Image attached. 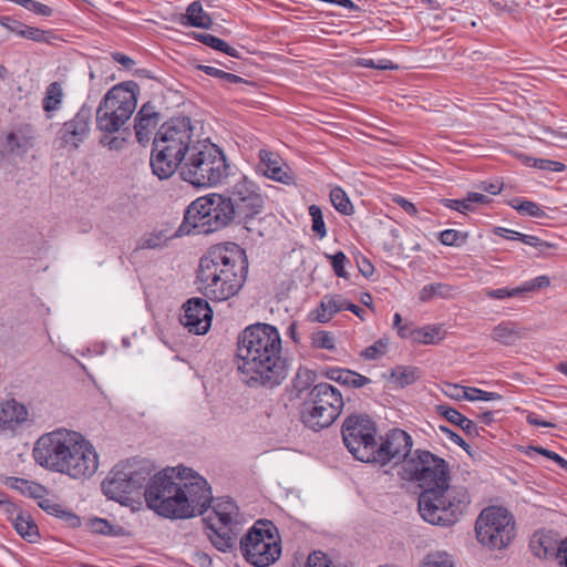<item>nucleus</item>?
<instances>
[{"label":"nucleus","mask_w":567,"mask_h":567,"mask_svg":"<svg viewBox=\"0 0 567 567\" xmlns=\"http://www.w3.org/2000/svg\"><path fill=\"white\" fill-rule=\"evenodd\" d=\"M403 470L409 480L423 488L419 496V513L425 522L447 527L466 513L471 496L464 486L449 485L450 468L445 460L429 451L416 450Z\"/></svg>","instance_id":"obj_1"},{"label":"nucleus","mask_w":567,"mask_h":567,"mask_svg":"<svg viewBox=\"0 0 567 567\" xmlns=\"http://www.w3.org/2000/svg\"><path fill=\"white\" fill-rule=\"evenodd\" d=\"M179 106V178L197 188L221 184L230 172L224 152L206 136L198 109L189 101Z\"/></svg>","instance_id":"obj_2"},{"label":"nucleus","mask_w":567,"mask_h":567,"mask_svg":"<svg viewBox=\"0 0 567 567\" xmlns=\"http://www.w3.org/2000/svg\"><path fill=\"white\" fill-rule=\"evenodd\" d=\"M237 368L247 383L272 389L286 380L289 362L282 354L281 336L275 326L256 323L239 333Z\"/></svg>","instance_id":"obj_3"},{"label":"nucleus","mask_w":567,"mask_h":567,"mask_svg":"<svg viewBox=\"0 0 567 567\" xmlns=\"http://www.w3.org/2000/svg\"><path fill=\"white\" fill-rule=\"evenodd\" d=\"M41 467L73 480L92 477L99 468L94 445L80 432L58 429L41 435L32 451Z\"/></svg>","instance_id":"obj_4"},{"label":"nucleus","mask_w":567,"mask_h":567,"mask_svg":"<svg viewBox=\"0 0 567 567\" xmlns=\"http://www.w3.org/2000/svg\"><path fill=\"white\" fill-rule=\"evenodd\" d=\"M246 250L236 243L209 247L200 257L196 271L203 295L213 301H226L237 296L248 276Z\"/></svg>","instance_id":"obj_5"},{"label":"nucleus","mask_w":567,"mask_h":567,"mask_svg":"<svg viewBox=\"0 0 567 567\" xmlns=\"http://www.w3.org/2000/svg\"><path fill=\"white\" fill-rule=\"evenodd\" d=\"M237 223L234 208L226 195L208 194L195 199L185 210L179 225V236L189 234H210Z\"/></svg>","instance_id":"obj_6"},{"label":"nucleus","mask_w":567,"mask_h":567,"mask_svg":"<svg viewBox=\"0 0 567 567\" xmlns=\"http://www.w3.org/2000/svg\"><path fill=\"white\" fill-rule=\"evenodd\" d=\"M244 559L255 567H269L281 556V538L277 526L258 519L239 540Z\"/></svg>","instance_id":"obj_7"},{"label":"nucleus","mask_w":567,"mask_h":567,"mask_svg":"<svg viewBox=\"0 0 567 567\" xmlns=\"http://www.w3.org/2000/svg\"><path fill=\"white\" fill-rule=\"evenodd\" d=\"M137 84L122 82L111 87L96 110V127L104 133L118 132L131 118L137 104Z\"/></svg>","instance_id":"obj_8"},{"label":"nucleus","mask_w":567,"mask_h":567,"mask_svg":"<svg viewBox=\"0 0 567 567\" xmlns=\"http://www.w3.org/2000/svg\"><path fill=\"white\" fill-rule=\"evenodd\" d=\"M212 514L203 519L209 529L207 534L213 546L227 553L236 548L243 530V516L239 507L230 497H217L210 505Z\"/></svg>","instance_id":"obj_9"},{"label":"nucleus","mask_w":567,"mask_h":567,"mask_svg":"<svg viewBox=\"0 0 567 567\" xmlns=\"http://www.w3.org/2000/svg\"><path fill=\"white\" fill-rule=\"evenodd\" d=\"M477 540L489 549H504L515 537L513 515L504 507L484 508L475 523Z\"/></svg>","instance_id":"obj_10"},{"label":"nucleus","mask_w":567,"mask_h":567,"mask_svg":"<svg viewBox=\"0 0 567 567\" xmlns=\"http://www.w3.org/2000/svg\"><path fill=\"white\" fill-rule=\"evenodd\" d=\"M213 502L207 480L193 468L179 464V519L202 516Z\"/></svg>","instance_id":"obj_11"},{"label":"nucleus","mask_w":567,"mask_h":567,"mask_svg":"<svg viewBox=\"0 0 567 567\" xmlns=\"http://www.w3.org/2000/svg\"><path fill=\"white\" fill-rule=\"evenodd\" d=\"M177 467H167L146 480L144 498L156 514L177 518Z\"/></svg>","instance_id":"obj_12"},{"label":"nucleus","mask_w":567,"mask_h":567,"mask_svg":"<svg viewBox=\"0 0 567 567\" xmlns=\"http://www.w3.org/2000/svg\"><path fill=\"white\" fill-rule=\"evenodd\" d=\"M151 470L137 467L131 463L116 464L102 482L103 494L109 498L125 504L131 495L143 488Z\"/></svg>","instance_id":"obj_13"},{"label":"nucleus","mask_w":567,"mask_h":567,"mask_svg":"<svg viewBox=\"0 0 567 567\" xmlns=\"http://www.w3.org/2000/svg\"><path fill=\"white\" fill-rule=\"evenodd\" d=\"M342 439L348 451L358 461L371 463L377 446L375 423L368 415H350L342 425Z\"/></svg>","instance_id":"obj_14"},{"label":"nucleus","mask_w":567,"mask_h":567,"mask_svg":"<svg viewBox=\"0 0 567 567\" xmlns=\"http://www.w3.org/2000/svg\"><path fill=\"white\" fill-rule=\"evenodd\" d=\"M176 135L177 126L174 121H168L159 127L154 137L151 166L159 179L169 178L177 169Z\"/></svg>","instance_id":"obj_15"},{"label":"nucleus","mask_w":567,"mask_h":567,"mask_svg":"<svg viewBox=\"0 0 567 567\" xmlns=\"http://www.w3.org/2000/svg\"><path fill=\"white\" fill-rule=\"evenodd\" d=\"M234 208V215L238 224H247L250 219L260 214L264 206V199L258 193L256 185L243 177L238 181L226 195Z\"/></svg>","instance_id":"obj_16"},{"label":"nucleus","mask_w":567,"mask_h":567,"mask_svg":"<svg viewBox=\"0 0 567 567\" xmlns=\"http://www.w3.org/2000/svg\"><path fill=\"white\" fill-rule=\"evenodd\" d=\"M412 446L413 440L410 434L401 429H392L388 431L384 436L380 437V443H377L374 449L375 458H372L371 463L381 466L390 463H405Z\"/></svg>","instance_id":"obj_17"},{"label":"nucleus","mask_w":567,"mask_h":567,"mask_svg":"<svg viewBox=\"0 0 567 567\" xmlns=\"http://www.w3.org/2000/svg\"><path fill=\"white\" fill-rule=\"evenodd\" d=\"M183 318H179V324L188 330L189 333L203 336L208 332L213 320V309L209 302L202 297L189 298L183 306Z\"/></svg>","instance_id":"obj_18"},{"label":"nucleus","mask_w":567,"mask_h":567,"mask_svg":"<svg viewBox=\"0 0 567 567\" xmlns=\"http://www.w3.org/2000/svg\"><path fill=\"white\" fill-rule=\"evenodd\" d=\"M92 110L89 105L83 104L75 115L64 122L58 132V138L62 146H79L89 137L91 132Z\"/></svg>","instance_id":"obj_19"},{"label":"nucleus","mask_w":567,"mask_h":567,"mask_svg":"<svg viewBox=\"0 0 567 567\" xmlns=\"http://www.w3.org/2000/svg\"><path fill=\"white\" fill-rule=\"evenodd\" d=\"M558 534L553 530H539L533 534L529 543L532 553L540 559L560 561V543Z\"/></svg>","instance_id":"obj_20"},{"label":"nucleus","mask_w":567,"mask_h":567,"mask_svg":"<svg viewBox=\"0 0 567 567\" xmlns=\"http://www.w3.org/2000/svg\"><path fill=\"white\" fill-rule=\"evenodd\" d=\"M28 409L14 399L0 402V433L13 434L28 420Z\"/></svg>","instance_id":"obj_21"},{"label":"nucleus","mask_w":567,"mask_h":567,"mask_svg":"<svg viewBox=\"0 0 567 567\" xmlns=\"http://www.w3.org/2000/svg\"><path fill=\"white\" fill-rule=\"evenodd\" d=\"M338 416L339 414L334 412V408H323V405L312 404L307 400L302 403L301 421L313 431L330 426Z\"/></svg>","instance_id":"obj_22"},{"label":"nucleus","mask_w":567,"mask_h":567,"mask_svg":"<svg viewBox=\"0 0 567 567\" xmlns=\"http://www.w3.org/2000/svg\"><path fill=\"white\" fill-rule=\"evenodd\" d=\"M161 121V114L151 103H144L135 116V135L140 144H147L151 140L153 131Z\"/></svg>","instance_id":"obj_23"},{"label":"nucleus","mask_w":567,"mask_h":567,"mask_svg":"<svg viewBox=\"0 0 567 567\" xmlns=\"http://www.w3.org/2000/svg\"><path fill=\"white\" fill-rule=\"evenodd\" d=\"M307 401L323 408H334L340 415L344 401L340 391L329 383H319L310 390Z\"/></svg>","instance_id":"obj_24"},{"label":"nucleus","mask_w":567,"mask_h":567,"mask_svg":"<svg viewBox=\"0 0 567 567\" xmlns=\"http://www.w3.org/2000/svg\"><path fill=\"white\" fill-rule=\"evenodd\" d=\"M37 131L33 125L22 123L17 126L7 135V145L10 151L17 153H27L35 144Z\"/></svg>","instance_id":"obj_25"},{"label":"nucleus","mask_w":567,"mask_h":567,"mask_svg":"<svg viewBox=\"0 0 567 567\" xmlns=\"http://www.w3.org/2000/svg\"><path fill=\"white\" fill-rule=\"evenodd\" d=\"M65 97L64 84L61 81L50 83L44 91L41 106L48 120L63 109Z\"/></svg>","instance_id":"obj_26"},{"label":"nucleus","mask_w":567,"mask_h":567,"mask_svg":"<svg viewBox=\"0 0 567 567\" xmlns=\"http://www.w3.org/2000/svg\"><path fill=\"white\" fill-rule=\"evenodd\" d=\"M259 159V165L262 167L261 169L267 177L282 184H290L292 182V176L280 164L278 155L266 150H260Z\"/></svg>","instance_id":"obj_27"},{"label":"nucleus","mask_w":567,"mask_h":567,"mask_svg":"<svg viewBox=\"0 0 567 567\" xmlns=\"http://www.w3.org/2000/svg\"><path fill=\"white\" fill-rule=\"evenodd\" d=\"M16 532L29 543H35L39 538V528L28 512L17 511L10 515Z\"/></svg>","instance_id":"obj_28"},{"label":"nucleus","mask_w":567,"mask_h":567,"mask_svg":"<svg viewBox=\"0 0 567 567\" xmlns=\"http://www.w3.org/2000/svg\"><path fill=\"white\" fill-rule=\"evenodd\" d=\"M436 413L444 416L452 424L461 427L468 436H478L480 429L477 425L461 412L452 406L445 404H439L435 406Z\"/></svg>","instance_id":"obj_29"},{"label":"nucleus","mask_w":567,"mask_h":567,"mask_svg":"<svg viewBox=\"0 0 567 567\" xmlns=\"http://www.w3.org/2000/svg\"><path fill=\"white\" fill-rule=\"evenodd\" d=\"M526 330L520 328L516 322L504 321L494 327L492 339L504 346H512L517 340L525 338Z\"/></svg>","instance_id":"obj_30"},{"label":"nucleus","mask_w":567,"mask_h":567,"mask_svg":"<svg viewBox=\"0 0 567 567\" xmlns=\"http://www.w3.org/2000/svg\"><path fill=\"white\" fill-rule=\"evenodd\" d=\"M179 23L186 27H195L209 29L213 24V20L208 13L203 9L199 1L192 2L185 14L179 16Z\"/></svg>","instance_id":"obj_31"},{"label":"nucleus","mask_w":567,"mask_h":567,"mask_svg":"<svg viewBox=\"0 0 567 567\" xmlns=\"http://www.w3.org/2000/svg\"><path fill=\"white\" fill-rule=\"evenodd\" d=\"M410 336L415 342L436 344L444 338V330L441 324H427L422 328L412 329Z\"/></svg>","instance_id":"obj_32"},{"label":"nucleus","mask_w":567,"mask_h":567,"mask_svg":"<svg viewBox=\"0 0 567 567\" xmlns=\"http://www.w3.org/2000/svg\"><path fill=\"white\" fill-rule=\"evenodd\" d=\"M454 287L445 282H432L425 285L419 292V299L422 302H429L433 299H447L453 296Z\"/></svg>","instance_id":"obj_33"},{"label":"nucleus","mask_w":567,"mask_h":567,"mask_svg":"<svg viewBox=\"0 0 567 567\" xmlns=\"http://www.w3.org/2000/svg\"><path fill=\"white\" fill-rule=\"evenodd\" d=\"M38 505L48 514L65 520L70 526H78L80 524V519L74 513L63 508L62 505L55 503L53 499L44 497L38 502Z\"/></svg>","instance_id":"obj_34"},{"label":"nucleus","mask_w":567,"mask_h":567,"mask_svg":"<svg viewBox=\"0 0 567 567\" xmlns=\"http://www.w3.org/2000/svg\"><path fill=\"white\" fill-rule=\"evenodd\" d=\"M192 35L199 42L204 43L205 45H207L214 50L220 51L231 58H236V59L240 58L239 52L235 48L230 47L227 42H225L220 38H217L209 33H196V32H193Z\"/></svg>","instance_id":"obj_35"},{"label":"nucleus","mask_w":567,"mask_h":567,"mask_svg":"<svg viewBox=\"0 0 567 567\" xmlns=\"http://www.w3.org/2000/svg\"><path fill=\"white\" fill-rule=\"evenodd\" d=\"M391 378L404 388L416 382L421 378V371L416 367L396 365L391 370Z\"/></svg>","instance_id":"obj_36"},{"label":"nucleus","mask_w":567,"mask_h":567,"mask_svg":"<svg viewBox=\"0 0 567 567\" xmlns=\"http://www.w3.org/2000/svg\"><path fill=\"white\" fill-rule=\"evenodd\" d=\"M317 374L312 370L300 367L292 379V392L296 398H300L301 394L309 390L316 382Z\"/></svg>","instance_id":"obj_37"},{"label":"nucleus","mask_w":567,"mask_h":567,"mask_svg":"<svg viewBox=\"0 0 567 567\" xmlns=\"http://www.w3.org/2000/svg\"><path fill=\"white\" fill-rule=\"evenodd\" d=\"M509 205L524 216H530L535 218H543L546 216V213L543 210V208L537 203L532 200L514 198L509 202Z\"/></svg>","instance_id":"obj_38"},{"label":"nucleus","mask_w":567,"mask_h":567,"mask_svg":"<svg viewBox=\"0 0 567 567\" xmlns=\"http://www.w3.org/2000/svg\"><path fill=\"white\" fill-rule=\"evenodd\" d=\"M330 200L332 206L340 214L349 216L353 213V205L351 204L348 195L342 188L334 187L333 189H331Z\"/></svg>","instance_id":"obj_39"},{"label":"nucleus","mask_w":567,"mask_h":567,"mask_svg":"<svg viewBox=\"0 0 567 567\" xmlns=\"http://www.w3.org/2000/svg\"><path fill=\"white\" fill-rule=\"evenodd\" d=\"M309 215L311 216L312 231L319 236L320 239L324 238L327 236V228L323 220L322 210L318 205H310L309 206Z\"/></svg>","instance_id":"obj_40"},{"label":"nucleus","mask_w":567,"mask_h":567,"mask_svg":"<svg viewBox=\"0 0 567 567\" xmlns=\"http://www.w3.org/2000/svg\"><path fill=\"white\" fill-rule=\"evenodd\" d=\"M371 380L368 377H364L358 372H354L349 369H343L342 379L339 380V383L342 385H347L353 389L362 388L369 384Z\"/></svg>","instance_id":"obj_41"},{"label":"nucleus","mask_w":567,"mask_h":567,"mask_svg":"<svg viewBox=\"0 0 567 567\" xmlns=\"http://www.w3.org/2000/svg\"><path fill=\"white\" fill-rule=\"evenodd\" d=\"M330 260L333 272L339 278L348 279L349 274L346 271V265L350 262L349 258L343 251H337L333 255H326Z\"/></svg>","instance_id":"obj_42"},{"label":"nucleus","mask_w":567,"mask_h":567,"mask_svg":"<svg viewBox=\"0 0 567 567\" xmlns=\"http://www.w3.org/2000/svg\"><path fill=\"white\" fill-rule=\"evenodd\" d=\"M421 567H454V565L446 553L436 551L429 554Z\"/></svg>","instance_id":"obj_43"},{"label":"nucleus","mask_w":567,"mask_h":567,"mask_svg":"<svg viewBox=\"0 0 567 567\" xmlns=\"http://www.w3.org/2000/svg\"><path fill=\"white\" fill-rule=\"evenodd\" d=\"M17 34L22 38L33 40L37 42L48 41V32H45L39 28H35V27L27 25L22 22H21V28L18 30Z\"/></svg>","instance_id":"obj_44"},{"label":"nucleus","mask_w":567,"mask_h":567,"mask_svg":"<svg viewBox=\"0 0 567 567\" xmlns=\"http://www.w3.org/2000/svg\"><path fill=\"white\" fill-rule=\"evenodd\" d=\"M347 299L342 298L339 295L334 296H324L321 299V307L328 309L330 315L333 317L337 312L346 309Z\"/></svg>","instance_id":"obj_45"},{"label":"nucleus","mask_w":567,"mask_h":567,"mask_svg":"<svg viewBox=\"0 0 567 567\" xmlns=\"http://www.w3.org/2000/svg\"><path fill=\"white\" fill-rule=\"evenodd\" d=\"M388 347V341L383 339H379L373 344L367 347L361 352V357L365 360H375L382 357L385 353Z\"/></svg>","instance_id":"obj_46"},{"label":"nucleus","mask_w":567,"mask_h":567,"mask_svg":"<svg viewBox=\"0 0 567 567\" xmlns=\"http://www.w3.org/2000/svg\"><path fill=\"white\" fill-rule=\"evenodd\" d=\"M485 295L491 299H506L522 295V290L520 286L515 288L486 289Z\"/></svg>","instance_id":"obj_47"},{"label":"nucleus","mask_w":567,"mask_h":567,"mask_svg":"<svg viewBox=\"0 0 567 567\" xmlns=\"http://www.w3.org/2000/svg\"><path fill=\"white\" fill-rule=\"evenodd\" d=\"M312 344L318 349L332 350L334 348V340L330 332L321 330L313 334Z\"/></svg>","instance_id":"obj_48"},{"label":"nucleus","mask_w":567,"mask_h":567,"mask_svg":"<svg viewBox=\"0 0 567 567\" xmlns=\"http://www.w3.org/2000/svg\"><path fill=\"white\" fill-rule=\"evenodd\" d=\"M465 238L466 235L455 229H445L440 234V241L445 246H458Z\"/></svg>","instance_id":"obj_49"},{"label":"nucleus","mask_w":567,"mask_h":567,"mask_svg":"<svg viewBox=\"0 0 567 567\" xmlns=\"http://www.w3.org/2000/svg\"><path fill=\"white\" fill-rule=\"evenodd\" d=\"M549 285H550L549 277L546 275H543V276H538L529 281L524 282L520 286V290H522V293L532 292V291L539 290L542 288H546Z\"/></svg>","instance_id":"obj_50"},{"label":"nucleus","mask_w":567,"mask_h":567,"mask_svg":"<svg viewBox=\"0 0 567 567\" xmlns=\"http://www.w3.org/2000/svg\"><path fill=\"white\" fill-rule=\"evenodd\" d=\"M467 391L470 392L468 401H495L502 400V395L496 392H487L477 388L468 386Z\"/></svg>","instance_id":"obj_51"},{"label":"nucleus","mask_w":567,"mask_h":567,"mask_svg":"<svg viewBox=\"0 0 567 567\" xmlns=\"http://www.w3.org/2000/svg\"><path fill=\"white\" fill-rule=\"evenodd\" d=\"M22 7L41 17H50L53 13V10L49 6L35 0H24Z\"/></svg>","instance_id":"obj_52"},{"label":"nucleus","mask_w":567,"mask_h":567,"mask_svg":"<svg viewBox=\"0 0 567 567\" xmlns=\"http://www.w3.org/2000/svg\"><path fill=\"white\" fill-rule=\"evenodd\" d=\"M468 386L447 383L444 393L454 400H467L470 398Z\"/></svg>","instance_id":"obj_53"},{"label":"nucleus","mask_w":567,"mask_h":567,"mask_svg":"<svg viewBox=\"0 0 567 567\" xmlns=\"http://www.w3.org/2000/svg\"><path fill=\"white\" fill-rule=\"evenodd\" d=\"M533 162L535 167L548 172H563L566 167L563 163L551 159L534 158Z\"/></svg>","instance_id":"obj_54"},{"label":"nucleus","mask_w":567,"mask_h":567,"mask_svg":"<svg viewBox=\"0 0 567 567\" xmlns=\"http://www.w3.org/2000/svg\"><path fill=\"white\" fill-rule=\"evenodd\" d=\"M530 450H533L534 452L540 454V455H544L546 456L547 458H550L553 460L555 463H557L561 468L566 470L567 471V460H565L564 457H561L559 454H557L556 452H553L550 450H547V449H544L542 446H532L529 447Z\"/></svg>","instance_id":"obj_55"},{"label":"nucleus","mask_w":567,"mask_h":567,"mask_svg":"<svg viewBox=\"0 0 567 567\" xmlns=\"http://www.w3.org/2000/svg\"><path fill=\"white\" fill-rule=\"evenodd\" d=\"M441 203L444 207L460 212L462 214H464L468 210H472V206L467 205L466 198H464V199L443 198L441 200Z\"/></svg>","instance_id":"obj_56"},{"label":"nucleus","mask_w":567,"mask_h":567,"mask_svg":"<svg viewBox=\"0 0 567 567\" xmlns=\"http://www.w3.org/2000/svg\"><path fill=\"white\" fill-rule=\"evenodd\" d=\"M439 430L444 433L450 441L462 447L466 453L471 454V446L456 432L445 425H440Z\"/></svg>","instance_id":"obj_57"},{"label":"nucleus","mask_w":567,"mask_h":567,"mask_svg":"<svg viewBox=\"0 0 567 567\" xmlns=\"http://www.w3.org/2000/svg\"><path fill=\"white\" fill-rule=\"evenodd\" d=\"M30 481L24 478H18V477H7L6 484L10 486L11 488L19 489L22 494L25 493L24 489H27L30 485Z\"/></svg>","instance_id":"obj_58"},{"label":"nucleus","mask_w":567,"mask_h":567,"mask_svg":"<svg viewBox=\"0 0 567 567\" xmlns=\"http://www.w3.org/2000/svg\"><path fill=\"white\" fill-rule=\"evenodd\" d=\"M24 491L25 495H29L30 497L38 499V502L44 498L45 488L40 484L31 482L29 487Z\"/></svg>","instance_id":"obj_59"},{"label":"nucleus","mask_w":567,"mask_h":567,"mask_svg":"<svg viewBox=\"0 0 567 567\" xmlns=\"http://www.w3.org/2000/svg\"><path fill=\"white\" fill-rule=\"evenodd\" d=\"M393 202L395 204H398L402 209H404L409 215H416L417 213V209L415 207V205L411 202H409L406 198L402 197V196H394L393 197Z\"/></svg>","instance_id":"obj_60"},{"label":"nucleus","mask_w":567,"mask_h":567,"mask_svg":"<svg viewBox=\"0 0 567 567\" xmlns=\"http://www.w3.org/2000/svg\"><path fill=\"white\" fill-rule=\"evenodd\" d=\"M0 25L17 34L21 28V22L11 17L0 16Z\"/></svg>","instance_id":"obj_61"},{"label":"nucleus","mask_w":567,"mask_h":567,"mask_svg":"<svg viewBox=\"0 0 567 567\" xmlns=\"http://www.w3.org/2000/svg\"><path fill=\"white\" fill-rule=\"evenodd\" d=\"M526 422L533 426L556 427L555 423L540 420L539 416L534 412H529L527 414Z\"/></svg>","instance_id":"obj_62"},{"label":"nucleus","mask_w":567,"mask_h":567,"mask_svg":"<svg viewBox=\"0 0 567 567\" xmlns=\"http://www.w3.org/2000/svg\"><path fill=\"white\" fill-rule=\"evenodd\" d=\"M92 528L94 529V532L103 535H107L112 530V526L110 525V523L103 518H95L92 522Z\"/></svg>","instance_id":"obj_63"},{"label":"nucleus","mask_w":567,"mask_h":567,"mask_svg":"<svg viewBox=\"0 0 567 567\" xmlns=\"http://www.w3.org/2000/svg\"><path fill=\"white\" fill-rule=\"evenodd\" d=\"M112 59L124 66L126 70H131L135 65V61L133 59L121 52H113Z\"/></svg>","instance_id":"obj_64"}]
</instances>
